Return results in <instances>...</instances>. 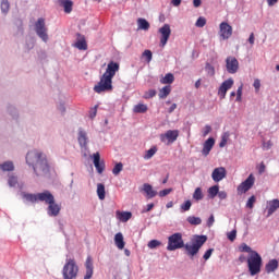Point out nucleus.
I'll return each mask as SVG.
<instances>
[{
    "label": "nucleus",
    "mask_w": 279,
    "mask_h": 279,
    "mask_svg": "<svg viewBox=\"0 0 279 279\" xmlns=\"http://www.w3.org/2000/svg\"><path fill=\"white\" fill-rule=\"evenodd\" d=\"M206 241H208V236L195 235L191 240V243H184V239H182V233L177 232L168 238L167 250L168 252H175V250H182V247H184L185 254L190 256V258H193L194 256H197V254H199V250H202Z\"/></svg>",
    "instance_id": "obj_1"
},
{
    "label": "nucleus",
    "mask_w": 279,
    "mask_h": 279,
    "mask_svg": "<svg viewBox=\"0 0 279 279\" xmlns=\"http://www.w3.org/2000/svg\"><path fill=\"white\" fill-rule=\"evenodd\" d=\"M26 165L32 167L35 175L43 178L49 174V161L47 155L39 149L29 150L26 154Z\"/></svg>",
    "instance_id": "obj_2"
},
{
    "label": "nucleus",
    "mask_w": 279,
    "mask_h": 279,
    "mask_svg": "<svg viewBox=\"0 0 279 279\" xmlns=\"http://www.w3.org/2000/svg\"><path fill=\"white\" fill-rule=\"evenodd\" d=\"M117 71H119V63L111 61L107 65L106 72L100 77V81L97 85H95V93H108V90H112V77L117 75Z\"/></svg>",
    "instance_id": "obj_3"
},
{
    "label": "nucleus",
    "mask_w": 279,
    "mask_h": 279,
    "mask_svg": "<svg viewBox=\"0 0 279 279\" xmlns=\"http://www.w3.org/2000/svg\"><path fill=\"white\" fill-rule=\"evenodd\" d=\"M246 263L250 275L257 276L263 267V257L258 252H252V254L248 255Z\"/></svg>",
    "instance_id": "obj_4"
},
{
    "label": "nucleus",
    "mask_w": 279,
    "mask_h": 279,
    "mask_svg": "<svg viewBox=\"0 0 279 279\" xmlns=\"http://www.w3.org/2000/svg\"><path fill=\"white\" fill-rule=\"evenodd\" d=\"M80 272V267L75 259L68 258L62 269L63 279H76Z\"/></svg>",
    "instance_id": "obj_5"
},
{
    "label": "nucleus",
    "mask_w": 279,
    "mask_h": 279,
    "mask_svg": "<svg viewBox=\"0 0 279 279\" xmlns=\"http://www.w3.org/2000/svg\"><path fill=\"white\" fill-rule=\"evenodd\" d=\"M35 34H37L38 38H40L43 43H49V28H47L45 19L39 17L35 22Z\"/></svg>",
    "instance_id": "obj_6"
},
{
    "label": "nucleus",
    "mask_w": 279,
    "mask_h": 279,
    "mask_svg": "<svg viewBox=\"0 0 279 279\" xmlns=\"http://www.w3.org/2000/svg\"><path fill=\"white\" fill-rule=\"evenodd\" d=\"M226 69L230 75H234V73L239 72V60L234 57H228L226 59Z\"/></svg>",
    "instance_id": "obj_7"
},
{
    "label": "nucleus",
    "mask_w": 279,
    "mask_h": 279,
    "mask_svg": "<svg viewBox=\"0 0 279 279\" xmlns=\"http://www.w3.org/2000/svg\"><path fill=\"white\" fill-rule=\"evenodd\" d=\"M255 178L254 174H250L244 182L238 186V193H247L250 189L254 186Z\"/></svg>",
    "instance_id": "obj_8"
},
{
    "label": "nucleus",
    "mask_w": 279,
    "mask_h": 279,
    "mask_svg": "<svg viewBox=\"0 0 279 279\" xmlns=\"http://www.w3.org/2000/svg\"><path fill=\"white\" fill-rule=\"evenodd\" d=\"M159 34H161L160 46L165 47L167 43H169V38L171 36V26L169 24H165L159 28Z\"/></svg>",
    "instance_id": "obj_9"
},
{
    "label": "nucleus",
    "mask_w": 279,
    "mask_h": 279,
    "mask_svg": "<svg viewBox=\"0 0 279 279\" xmlns=\"http://www.w3.org/2000/svg\"><path fill=\"white\" fill-rule=\"evenodd\" d=\"M178 136H180V131L168 130L165 134L160 135V141L162 143H165V141H168L169 143H175V141H178Z\"/></svg>",
    "instance_id": "obj_10"
},
{
    "label": "nucleus",
    "mask_w": 279,
    "mask_h": 279,
    "mask_svg": "<svg viewBox=\"0 0 279 279\" xmlns=\"http://www.w3.org/2000/svg\"><path fill=\"white\" fill-rule=\"evenodd\" d=\"M232 86H234V80L229 78L227 81H225L219 89H218V95L220 97V99H226V95L228 93V90H230V88H232Z\"/></svg>",
    "instance_id": "obj_11"
},
{
    "label": "nucleus",
    "mask_w": 279,
    "mask_h": 279,
    "mask_svg": "<svg viewBox=\"0 0 279 279\" xmlns=\"http://www.w3.org/2000/svg\"><path fill=\"white\" fill-rule=\"evenodd\" d=\"M219 29L220 38L222 40H228V38L232 36V27L230 26V24H228V22H221Z\"/></svg>",
    "instance_id": "obj_12"
},
{
    "label": "nucleus",
    "mask_w": 279,
    "mask_h": 279,
    "mask_svg": "<svg viewBox=\"0 0 279 279\" xmlns=\"http://www.w3.org/2000/svg\"><path fill=\"white\" fill-rule=\"evenodd\" d=\"M60 210H62V206L56 203V199L48 204L46 209L48 217H58V215H60Z\"/></svg>",
    "instance_id": "obj_13"
},
{
    "label": "nucleus",
    "mask_w": 279,
    "mask_h": 279,
    "mask_svg": "<svg viewBox=\"0 0 279 279\" xmlns=\"http://www.w3.org/2000/svg\"><path fill=\"white\" fill-rule=\"evenodd\" d=\"M93 159H94V167L97 171V173H104L105 169H106V162L101 161V156L99 155V153H95L93 155Z\"/></svg>",
    "instance_id": "obj_14"
},
{
    "label": "nucleus",
    "mask_w": 279,
    "mask_h": 279,
    "mask_svg": "<svg viewBox=\"0 0 279 279\" xmlns=\"http://www.w3.org/2000/svg\"><path fill=\"white\" fill-rule=\"evenodd\" d=\"M56 199V197L53 196V194H51V192L49 191H44L41 193H37V202H45L46 204H53V201Z\"/></svg>",
    "instance_id": "obj_15"
},
{
    "label": "nucleus",
    "mask_w": 279,
    "mask_h": 279,
    "mask_svg": "<svg viewBox=\"0 0 279 279\" xmlns=\"http://www.w3.org/2000/svg\"><path fill=\"white\" fill-rule=\"evenodd\" d=\"M227 174L228 172L226 171V168L219 167L214 169L211 173V179L214 180V182H221V180H223Z\"/></svg>",
    "instance_id": "obj_16"
},
{
    "label": "nucleus",
    "mask_w": 279,
    "mask_h": 279,
    "mask_svg": "<svg viewBox=\"0 0 279 279\" xmlns=\"http://www.w3.org/2000/svg\"><path fill=\"white\" fill-rule=\"evenodd\" d=\"M95 270V266L93 265V257L87 256L86 262H85V276L84 279H90L93 278V274Z\"/></svg>",
    "instance_id": "obj_17"
},
{
    "label": "nucleus",
    "mask_w": 279,
    "mask_h": 279,
    "mask_svg": "<svg viewBox=\"0 0 279 279\" xmlns=\"http://www.w3.org/2000/svg\"><path fill=\"white\" fill-rule=\"evenodd\" d=\"M77 141L82 149H88V133H86V131L82 129L78 130Z\"/></svg>",
    "instance_id": "obj_18"
},
{
    "label": "nucleus",
    "mask_w": 279,
    "mask_h": 279,
    "mask_svg": "<svg viewBox=\"0 0 279 279\" xmlns=\"http://www.w3.org/2000/svg\"><path fill=\"white\" fill-rule=\"evenodd\" d=\"M142 192L145 193L146 199H154L158 195V192L154 190V186L149 183H144Z\"/></svg>",
    "instance_id": "obj_19"
},
{
    "label": "nucleus",
    "mask_w": 279,
    "mask_h": 279,
    "mask_svg": "<svg viewBox=\"0 0 279 279\" xmlns=\"http://www.w3.org/2000/svg\"><path fill=\"white\" fill-rule=\"evenodd\" d=\"M213 147H215V138L209 137L203 144V150H202L203 156H208V154H210V151L213 150Z\"/></svg>",
    "instance_id": "obj_20"
},
{
    "label": "nucleus",
    "mask_w": 279,
    "mask_h": 279,
    "mask_svg": "<svg viewBox=\"0 0 279 279\" xmlns=\"http://www.w3.org/2000/svg\"><path fill=\"white\" fill-rule=\"evenodd\" d=\"M21 196L24 201V204H36V202H38V194L22 192Z\"/></svg>",
    "instance_id": "obj_21"
},
{
    "label": "nucleus",
    "mask_w": 279,
    "mask_h": 279,
    "mask_svg": "<svg viewBox=\"0 0 279 279\" xmlns=\"http://www.w3.org/2000/svg\"><path fill=\"white\" fill-rule=\"evenodd\" d=\"M59 5L63 8L65 14L73 12V1L71 0H59Z\"/></svg>",
    "instance_id": "obj_22"
},
{
    "label": "nucleus",
    "mask_w": 279,
    "mask_h": 279,
    "mask_svg": "<svg viewBox=\"0 0 279 279\" xmlns=\"http://www.w3.org/2000/svg\"><path fill=\"white\" fill-rule=\"evenodd\" d=\"M276 269H278V259H270L265 266L266 274H274Z\"/></svg>",
    "instance_id": "obj_23"
},
{
    "label": "nucleus",
    "mask_w": 279,
    "mask_h": 279,
    "mask_svg": "<svg viewBox=\"0 0 279 279\" xmlns=\"http://www.w3.org/2000/svg\"><path fill=\"white\" fill-rule=\"evenodd\" d=\"M114 243L118 250H123L125 247V241L123 240V233L119 232L114 235Z\"/></svg>",
    "instance_id": "obj_24"
},
{
    "label": "nucleus",
    "mask_w": 279,
    "mask_h": 279,
    "mask_svg": "<svg viewBox=\"0 0 279 279\" xmlns=\"http://www.w3.org/2000/svg\"><path fill=\"white\" fill-rule=\"evenodd\" d=\"M0 10L4 16H8L10 12V0H0Z\"/></svg>",
    "instance_id": "obj_25"
},
{
    "label": "nucleus",
    "mask_w": 279,
    "mask_h": 279,
    "mask_svg": "<svg viewBox=\"0 0 279 279\" xmlns=\"http://www.w3.org/2000/svg\"><path fill=\"white\" fill-rule=\"evenodd\" d=\"M7 112H8V114H9L12 119H14V120L19 119V110H17L16 107H14L13 105H8V106H7Z\"/></svg>",
    "instance_id": "obj_26"
},
{
    "label": "nucleus",
    "mask_w": 279,
    "mask_h": 279,
    "mask_svg": "<svg viewBox=\"0 0 279 279\" xmlns=\"http://www.w3.org/2000/svg\"><path fill=\"white\" fill-rule=\"evenodd\" d=\"M97 195L98 199H106V185L104 183L97 184Z\"/></svg>",
    "instance_id": "obj_27"
},
{
    "label": "nucleus",
    "mask_w": 279,
    "mask_h": 279,
    "mask_svg": "<svg viewBox=\"0 0 279 279\" xmlns=\"http://www.w3.org/2000/svg\"><path fill=\"white\" fill-rule=\"evenodd\" d=\"M192 197L194 202H202V199H204V192L202 191V187H196Z\"/></svg>",
    "instance_id": "obj_28"
},
{
    "label": "nucleus",
    "mask_w": 279,
    "mask_h": 279,
    "mask_svg": "<svg viewBox=\"0 0 279 279\" xmlns=\"http://www.w3.org/2000/svg\"><path fill=\"white\" fill-rule=\"evenodd\" d=\"M171 93V86L166 85L159 90V99H167Z\"/></svg>",
    "instance_id": "obj_29"
},
{
    "label": "nucleus",
    "mask_w": 279,
    "mask_h": 279,
    "mask_svg": "<svg viewBox=\"0 0 279 279\" xmlns=\"http://www.w3.org/2000/svg\"><path fill=\"white\" fill-rule=\"evenodd\" d=\"M209 199H215L219 193V185H213L207 190Z\"/></svg>",
    "instance_id": "obj_30"
},
{
    "label": "nucleus",
    "mask_w": 279,
    "mask_h": 279,
    "mask_svg": "<svg viewBox=\"0 0 279 279\" xmlns=\"http://www.w3.org/2000/svg\"><path fill=\"white\" fill-rule=\"evenodd\" d=\"M138 29H143L144 32H147L149 29V22L147 20L140 17L137 20Z\"/></svg>",
    "instance_id": "obj_31"
},
{
    "label": "nucleus",
    "mask_w": 279,
    "mask_h": 279,
    "mask_svg": "<svg viewBox=\"0 0 279 279\" xmlns=\"http://www.w3.org/2000/svg\"><path fill=\"white\" fill-rule=\"evenodd\" d=\"M186 221L190 223V226H202V218L199 217L189 216Z\"/></svg>",
    "instance_id": "obj_32"
},
{
    "label": "nucleus",
    "mask_w": 279,
    "mask_h": 279,
    "mask_svg": "<svg viewBox=\"0 0 279 279\" xmlns=\"http://www.w3.org/2000/svg\"><path fill=\"white\" fill-rule=\"evenodd\" d=\"M0 170L1 171H13L14 170V162L4 161L3 163H0Z\"/></svg>",
    "instance_id": "obj_33"
},
{
    "label": "nucleus",
    "mask_w": 279,
    "mask_h": 279,
    "mask_svg": "<svg viewBox=\"0 0 279 279\" xmlns=\"http://www.w3.org/2000/svg\"><path fill=\"white\" fill-rule=\"evenodd\" d=\"M156 151H158V148L156 146H153L150 149L146 150V154L144 155V160H151V158L156 156Z\"/></svg>",
    "instance_id": "obj_34"
},
{
    "label": "nucleus",
    "mask_w": 279,
    "mask_h": 279,
    "mask_svg": "<svg viewBox=\"0 0 279 279\" xmlns=\"http://www.w3.org/2000/svg\"><path fill=\"white\" fill-rule=\"evenodd\" d=\"M161 84H173L175 82V76L172 73H167L165 77L160 80Z\"/></svg>",
    "instance_id": "obj_35"
},
{
    "label": "nucleus",
    "mask_w": 279,
    "mask_h": 279,
    "mask_svg": "<svg viewBox=\"0 0 279 279\" xmlns=\"http://www.w3.org/2000/svg\"><path fill=\"white\" fill-rule=\"evenodd\" d=\"M146 110H147V105L145 104L135 105L133 108V112H135L136 114H143L145 113Z\"/></svg>",
    "instance_id": "obj_36"
},
{
    "label": "nucleus",
    "mask_w": 279,
    "mask_h": 279,
    "mask_svg": "<svg viewBox=\"0 0 279 279\" xmlns=\"http://www.w3.org/2000/svg\"><path fill=\"white\" fill-rule=\"evenodd\" d=\"M74 47H76V49H80V51H86V49H88V45L86 44L85 39H80L74 44Z\"/></svg>",
    "instance_id": "obj_37"
},
{
    "label": "nucleus",
    "mask_w": 279,
    "mask_h": 279,
    "mask_svg": "<svg viewBox=\"0 0 279 279\" xmlns=\"http://www.w3.org/2000/svg\"><path fill=\"white\" fill-rule=\"evenodd\" d=\"M229 140H230V133L229 132L222 133L221 141L219 143V147H221V148L226 147V145H228Z\"/></svg>",
    "instance_id": "obj_38"
},
{
    "label": "nucleus",
    "mask_w": 279,
    "mask_h": 279,
    "mask_svg": "<svg viewBox=\"0 0 279 279\" xmlns=\"http://www.w3.org/2000/svg\"><path fill=\"white\" fill-rule=\"evenodd\" d=\"M191 206H193V203L191 201H185L183 204H181V213H189L191 210Z\"/></svg>",
    "instance_id": "obj_39"
},
{
    "label": "nucleus",
    "mask_w": 279,
    "mask_h": 279,
    "mask_svg": "<svg viewBox=\"0 0 279 279\" xmlns=\"http://www.w3.org/2000/svg\"><path fill=\"white\" fill-rule=\"evenodd\" d=\"M147 245L149 250H156V247H160V245H162V242L158 240H150Z\"/></svg>",
    "instance_id": "obj_40"
},
{
    "label": "nucleus",
    "mask_w": 279,
    "mask_h": 279,
    "mask_svg": "<svg viewBox=\"0 0 279 279\" xmlns=\"http://www.w3.org/2000/svg\"><path fill=\"white\" fill-rule=\"evenodd\" d=\"M205 71L207 75H209V77H213L215 75V66H213V64L210 63H206Z\"/></svg>",
    "instance_id": "obj_41"
},
{
    "label": "nucleus",
    "mask_w": 279,
    "mask_h": 279,
    "mask_svg": "<svg viewBox=\"0 0 279 279\" xmlns=\"http://www.w3.org/2000/svg\"><path fill=\"white\" fill-rule=\"evenodd\" d=\"M122 171H123V163L122 162L117 163L112 169L113 175H119V173H121Z\"/></svg>",
    "instance_id": "obj_42"
},
{
    "label": "nucleus",
    "mask_w": 279,
    "mask_h": 279,
    "mask_svg": "<svg viewBox=\"0 0 279 279\" xmlns=\"http://www.w3.org/2000/svg\"><path fill=\"white\" fill-rule=\"evenodd\" d=\"M8 184L9 186L14 187L16 186V184H19V179L14 175H10L8 180Z\"/></svg>",
    "instance_id": "obj_43"
},
{
    "label": "nucleus",
    "mask_w": 279,
    "mask_h": 279,
    "mask_svg": "<svg viewBox=\"0 0 279 279\" xmlns=\"http://www.w3.org/2000/svg\"><path fill=\"white\" fill-rule=\"evenodd\" d=\"M240 252H246L247 254H252V252L256 251L252 250V247H250L247 244L242 243L240 246Z\"/></svg>",
    "instance_id": "obj_44"
},
{
    "label": "nucleus",
    "mask_w": 279,
    "mask_h": 279,
    "mask_svg": "<svg viewBox=\"0 0 279 279\" xmlns=\"http://www.w3.org/2000/svg\"><path fill=\"white\" fill-rule=\"evenodd\" d=\"M206 25V17L199 16L195 23L196 27H204Z\"/></svg>",
    "instance_id": "obj_45"
},
{
    "label": "nucleus",
    "mask_w": 279,
    "mask_h": 279,
    "mask_svg": "<svg viewBox=\"0 0 279 279\" xmlns=\"http://www.w3.org/2000/svg\"><path fill=\"white\" fill-rule=\"evenodd\" d=\"M130 219H132V213L130 211H123L121 214V220L122 221H130Z\"/></svg>",
    "instance_id": "obj_46"
},
{
    "label": "nucleus",
    "mask_w": 279,
    "mask_h": 279,
    "mask_svg": "<svg viewBox=\"0 0 279 279\" xmlns=\"http://www.w3.org/2000/svg\"><path fill=\"white\" fill-rule=\"evenodd\" d=\"M142 56L143 58H146V62H150L151 58H154L151 50H145Z\"/></svg>",
    "instance_id": "obj_47"
},
{
    "label": "nucleus",
    "mask_w": 279,
    "mask_h": 279,
    "mask_svg": "<svg viewBox=\"0 0 279 279\" xmlns=\"http://www.w3.org/2000/svg\"><path fill=\"white\" fill-rule=\"evenodd\" d=\"M153 97H156V89H149L144 95V99H153Z\"/></svg>",
    "instance_id": "obj_48"
},
{
    "label": "nucleus",
    "mask_w": 279,
    "mask_h": 279,
    "mask_svg": "<svg viewBox=\"0 0 279 279\" xmlns=\"http://www.w3.org/2000/svg\"><path fill=\"white\" fill-rule=\"evenodd\" d=\"M254 204H256V196H251L246 202V208H254Z\"/></svg>",
    "instance_id": "obj_49"
},
{
    "label": "nucleus",
    "mask_w": 279,
    "mask_h": 279,
    "mask_svg": "<svg viewBox=\"0 0 279 279\" xmlns=\"http://www.w3.org/2000/svg\"><path fill=\"white\" fill-rule=\"evenodd\" d=\"M172 192H173V189H165L159 192V197H167V195H169Z\"/></svg>",
    "instance_id": "obj_50"
},
{
    "label": "nucleus",
    "mask_w": 279,
    "mask_h": 279,
    "mask_svg": "<svg viewBox=\"0 0 279 279\" xmlns=\"http://www.w3.org/2000/svg\"><path fill=\"white\" fill-rule=\"evenodd\" d=\"M97 108H99V106H95L89 110V119H95L97 117Z\"/></svg>",
    "instance_id": "obj_51"
},
{
    "label": "nucleus",
    "mask_w": 279,
    "mask_h": 279,
    "mask_svg": "<svg viewBox=\"0 0 279 279\" xmlns=\"http://www.w3.org/2000/svg\"><path fill=\"white\" fill-rule=\"evenodd\" d=\"M229 241H235L236 240V229H233L231 232L227 234Z\"/></svg>",
    "instance_id": "obj_52"
},
{
    "label": "nucleus",
    "mask_w": 279,
    "mask_h": 279,
    "mask_svg": "<svg viewBox=\"0 0 279 279\" xmlns=\"http://www.w3.org/2000/svg\"><path fill=\"white\" fill-rule=\"evenodd\" d=\"M213 252H215V248L207 250L203 256L204 260H208L213 256Z\"/></svg>",
    "instance_id": "obj_53"
},
{
    "label": "nucleus",
    "mask_w": 279,
    "mask_h": 279,
    "mask_svg": "<svg viewBox=\"0 0 279 279\" xmlns=\"http://www.w3.org/2000/svg\"><path fill=\"white\" fill-rule=\"evenodd\" d=\"M58 110L61 114H66V106L64 105V102H60L58 105Z\"/></svg>",
    "instance_id": "obj_54"
},
{
    "label": "nucleus",
    "mask_w": 279,
    "mask_h": 279,
    "mask_svg": "<svg viewBox=\"0 0 279 279\" xmlns=\"http://www.w3.org/2000/svg\"><path fill=\"white\" fill-rule=\"evenodd\" d=\"M210 132H213V128L210 125H205L204 130H203V136H208V134H210Z\"/></svg>",
    "instance_id": "obj_55"
},
{
    "label": "nucleus",
    "mask_w": 279,
    "mask_h": 279,
    "mask_svg": "<svg viewBox=\"0 0 279 279\" xmlns=\"http://www.w3.org/2000/svg\"><path fill=\"white\" fill-rule=\"evenodd\" d=\"M214 223H215V215H210L207 220V227L213 228Z\"/></svg>",
    "instance_id": "obj_56"
},
{
    "label": "nucleus",
    "mask_w": 279,
    "mask_h": 279,
    "mask_svg": "<svg viewBox=\"0 0 279 279\" xmlns=\"http://www.w3.org/2000/svg\"><path fill=\"white\" fill-rule=\"evenodd\" d=\"M218 197L219 199H226L228 197V193L226 191H219L218 190Z\"/></svg>",
    "instance_id": "obj_57"
},
{
    "label": "nucleus",
    "mask_w": 279,
    "mask_h": 279,
    "mask_svg": "<svg viewBox=\"0 0 279 279\" xmlns=\"http://www.w3.org/2000/svg\"><path fill=\"white\" fill-rule=\"evenodd\" d=\"M255 90H260V80L256 78L253 83Z\"/></svg>",
    "instance_id": "obj_58"
},
{
    "label": "nucleus",
    "mask_w": 279,
    "mask_h": 279,
    "mask_svg": "<svg viewBox=\"0 0 279 279\" xmlns=\"http://www.w3.org/2000/svg\"><path fill=\"white\" fill-rule=\"evenodd\" d=\"M153 208H154V203H150L146 205V208H144L142 213H149V210H151Z\"/></svg>",
    "instance_id": "obj_59"
},
{
    "label": "nucleus",
    "mask_w": 279,
    "mask_h": 279,
    "mask_svg": "<svg viewBox=\"0 0 279 279\" xmlns=\"http://www.w3.org/2000/svg\"><path fill=\"white\" fill-rule=\"evenodd\" d=\"M271 145H272V144H271V141H268V142H266V143L263 144V148L266 149V150H267V149H271Z\"/></svg>",
    "instance_id": "obj_60"
},
{
    "label": "nucleus",
    "mask_w": 279,
    "mask_h": 279,
    "mask_svg": "<svg viewBox=\"0 0 279 279\" xmlns=\"http://www.w3.org/2000/svg\"><path fill=\"white\" fill-rule=\"evenodd\" d=\"M248 43H250V45H252V46L254 45V43H255L254 33H251V34H250Z\"/></svg>",
    "instance_id": "obj_61"
},
{
    "label": "nucleus",
    "mask_w": 279,
    "mask_h": 279,
    "mask_svg": "<svg viewBox=\"0 0 279 279\" xmlns=\"http://www.w3.org/2000/svg\"><path fill=\"white\" fill-rule=\"evenodd\" d=\"M171 3L174 5V8H178L182 3V0H171Z\"/></svg>",
    "instance_id": "obj_62"
},
{
    "label": "nucleus",
    "mask_w": 279,
    "mask_h": 279,
    "mask_svg": "<svg viewBox=\"0 0 279 279\" xmlns=\"http://www.w3.org/2000/svg\"><path fill=\"white\" fill-rule=\"evenodd\" d=\"M175 108H178V105L177 104H172L170 106V108L168 109V112L171 114V112H173L175 110Z\"/></svg>",
    "instance_id": "obj_63"
},
{
    "label": "nucleus",
    "mask_w": 279,
    "mask_h": 279,
    "mask_svg": "<svg viewBox=\"0 0 279 279\" xmlns=\"http://www.w3.org/2000/svg\"><path fill=\"white\" fill-rule=\"evenodd\" d=\"M194 8H199L202 5V0H193Z\"/></svg>",
    "instance_id": "obj_64"
}]
</instances>
